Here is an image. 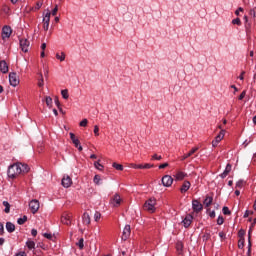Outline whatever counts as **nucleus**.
<instances>
[{"label": "nucleus", "instance_id": "9", "mask_svg": "<svg viewBox=\"0 0 256 256\" xmlns=\"http://www.w3.org/2000/svg\"><path fill=\"white\" fill-rule=\"evenodd\" d=\"M70 139H71L72 143L75 145V147L78 148L79 151H83V146L80 145V141L73 134V132H70Z\"/></svg>", "mask_w": 256, "mask_h": 256}, {"label": "nucleus", "instance_id": "13", "mask_svg": "<svg viewBox=\"0 0 256 256\" xmlns=\"http://www.w3.org/2000/svg\"><path fill=\"white\" fill-rule=\"evenodd\" d=\"M20 48L24 53H27V51H29V40L20 39Z\"/></svg>", "mask_w": 256, "mask_h": 256}, {"label": "nucleus", "instance_id": "59", "mask_svg": "<svg viewBox=\"0 0 256 256\" xmlns=\"http://www.w3.org/2000/svg\"><path fill=\"white\" fill-rule=\"evenodd\" d=\"M151 167H154L153 164H144V169H151Z\"/></svg>", "mask_w": 256, "mask_h": 256}, {"label": "nucleus", "instance_id": "8", "mask_svg": "<svg viewBox=\"0 0 256 256\" xmlns=\"http://www.w3.org/2000/svg\"><path fill=\"white\" fill-rule=\"evenodd\" d=\"M192 209L195 211V213H199L200 211H203V204L199 202L198 200L192 201Z\"/></svg>", "mask_w": 256, "mask_h": 256}, {"label": "nucleus", "instance_id": "53", "mask_svg": "<svg viewBox=\"0 0 256 256\" xmlns=\"http://www.w3.org/2000/svg\"><path fill=\"white\" fill-rule=\"evenodd\" d=\"M54 103H55V105H57L58 108L61 107V103L59 102V98L58 97H56L54 99Z\"/></svg>", "mask_w": 256, "mask_h": 256}, {"label": "nucleus", "instance_id": "6", "mask_svg": "<svg viewBox=\"0 0 256 256\" xmlns=\"http://www.w3.org/2000/svg\"><path fill=\"white\" fill-rule=\"evenodd\" d=\"M223 137H225V130H221L220 133L215 137V140L212 141V147H217L219 143L223 140Z\"/></svg>", "mask_w": 256, "mask_h": 256}, {"label": "nucleus", "instance_id": "7", "mask_svg": "<svg viewBox=\"0 0 256 256\" xmlns=\"http://www.w3.org/2000/svg\"><path fill=\"white\" fill-rule=\"evenodd\" d=\"M162 185L164 187H171L173 185V177L169 175H165L162 177Z\"/></svg>", "mask_w": 256, "mask_h": 256}, {"label": "nucleus", "instance_id": "51", "mask_svg": "<svg viewBox=\"0 0 256 256\" xmlns=\"http://www.w3.org/2000/svg\"><path fill=\"white\" fill-rule=\"evenodd\" d=\"M251 233H253V228L250 227L249 231H248V243L249 241H251Z\"/></svg>", "mask_w": 256, "mask_h": 256}, {"label": "nucleus", "instance_id": "48", "mask_svg": "<svg viewBox=\"0 0 256 256\" xmlns=\"http://www.w3.org/2000/svg\"><path fill=\"white\" fill-rule=\"evenodd\" d=\"M250 215H253V212L246 210L244 214V219H247V217H249Z\"/></svg>", "mask_w": 256, "mask_h": 256}, {"label": "nucleus", "instance_id": "61", "mask_svg": "<svg viewBox=\"0 0 256 256\" xmlns=\"http://www.w3.org/2000/svg\"><path fill=\"white\" fill-rule=\"evenodd\" d=\"M41 49H42V51H45V49H47V44L46 43H42L41 44Z\"/></svg>", "mask_w": 256, "mask_h": 256}, {"label": "nucleus", "instance_id": "60", "mask_svg": "<svg viewBox=\"0 0 256 256\" xmlns=\"http://www.w3.org/2000/svg\"><path fill=\"white\" fill-rule=\"evenodd\" d=\"M219 238L225 239V232H219Z\"/></svg>", "mask_w": 256, "mask_h": 256}, {"label": "nucleus", "instance_id": "14", "mask_svg": "<svg viewBox=\"0 0 256 256\" xmlns=\"http://www.w3.org/2000/svg\"><path fill=\"white\" fill-rule=\"evenodd\" d=\"M62 185L63 187L68 189V187H71V185H73V180L69 176H64L62 179Z\"/></svg>", "mask_w": 256, "mask_h": 256}, {"label": "nucleus", "instance_id": "37", "mask_svg": "<svg viewBox=\"0 0 256 256\" xmlns=\"http://www.w3.org/2000/svg\"><path fill=\"white\" fill-rule=\"evenodd\" d=\"M222 211H223L224 215H230L231 214V210H229V207H227V206H224Z\"/></svg>", "mask_w": 256, "mask_h": 256}, {"label": "nucleus", "instance_id": "12", "mask_svg": "<svg viewBox=\"0 0 256 256\" xmlns=\"http://www.w3.org/2000/svg\"><path fill=\"white\" fill-rule=\"evenodd\" d=\"M110 205H112V207H119V205H121V196H119V194H115L113 199L110 201Z\"/></svg>", "mask_w": 256, "mask_h": 256}, {"label": "nucleus", "instance_id": "11", "mask_svg": "<svg viewBox=\"0 0 256 256\" xmlns=\"http://www.w3.org/2000/svg\"><path fill=\"white\" fill-rule=\"evenodd\" d=\"M191 223H193V216L191 214H188L185 216V218L182 220V224L187 229V227L191 226Z\"/></svg>", "mask_w": 256, "mask_h": 256}, {"label": "nucleus", "instance_id": "54", "mask_svg": "<svg viewBox=\"0 0 256 256\" xmlns=\"http://www.w3.org/2000/svg\"><path fill=\"white\" fill-rule=\"evenodd\" d=\"M43 29L44 31H49V23L44 22Z\"/></svg>", "mask_w": 256, "mask_h": 256}, {"label": "nucleus", "instance_id": "18", "mask_svg": "<svg viewBox=\"0 0 256 256\" xmlns=\"http://www.w3.org/2000/svg\"><path fill=\"white\" fill-rule=\"evenodd\" d=\"M191 188V182L189 181H184L182 187L180 188L181 193H187L189 189Z\"/></svg>", "mask_w": 256, "mask_h": 256}, {"label": "nucleus", "instance_id": "24", "mask_svg": "<svg viewBox=\"0 0 256 256\" xmlns=\"http://www.w3.org/2000/svg\"><path fill=\"white\" fill-rule=\"evenodd\" d=\"M45 103H46L47 107H49V108L53 107V98H51L50 96H46Z\"/></svg>", "mask_w": 256, "mask_h": 256}, {"label": "nucleus", "instance_id": "28", "mask_svg": "<svg viewBox=\"0 0 256 256\" xmlns=\"http://www.w3.org/2000/svg\"><path fill=\"white\" fill-rule=\"evenodd\" d=\"M44 23H50L51 21V12H47L46 15L43 18Z\"/></svg>", "mask_w": 256, "mask_h": 256}, {"label": "nucleus", "instance_id": "32", "mask_svg": "<svg viewBox=\"0 0 256 256\" xmlns=\"http://www.w3.org/2000/svg\"><path fill=\"white\" fill-rule=\"evenodd\" d=\"M56 59H58L59 61H65V52H61V55L57 53Z\"/></svg>", "mask_w": 256, "mask_h": 256}, {"label": "nucleus", "instance_id": "46", "mask_svg": "<svg viewBox=\"0 0 256 256\" xmlns=\"http://www.w3.org/2000/svg\"><path fill=\"white\" fill-rule=\"evenodd\" d=\"M251 247H252V244H251V241H249L248 242V251H247L248 256H251Z\"/></svg>", "mask_w": 256, "mask_h": 256}, {"label": "nucleus", "instance_id": "2", "mask_svg": "<svg viewBox=\"0 0 256 256\" xmlns=\"http://www.w3.org/2000/svg\"><path fill=\"white\" fill-rule=\"evenodd\" d=\"M156 200L153 198H150L148 201L145 202L144 204V211H149V213H155V205H156Z\"/></svg>", "mask_w": 256, "mask_h": 256}, {"label": "nucleus", "instance_id": "1", "mask_svg": "<svg viewBox=\"0 0 256 256\" xmlns=\"http://www.w3.org/2000/svg\"><path fill=\"white\" fill-rule=\"evenodd\" d=\"M21 173H29V166L27 164L15 163L8 168V177L10 179H15Z\"/></svg>", "mask_w": 256, "mask_h": 256}, {"label": "nucleus", "instance_id": "39", "mask_svg": "<svg viewBox=\"0 0 256 256\" xmlns=\"http://www.w3.org/2000/svg\"><path fill=\"white\" fill-rule=\"evenodd\" d=\"M83 243H84V240H83V238H81V239L78 241V243H77L79 249H83V247H85V245H84Z\"/></svg>", "mask_w": 256, "mask_h": 256}, {"label": "nucleus", "instance_id": "36", "mask_svg": "<svg viewBox=\"0 0 256 256\" xmlns=\"http://www.w3.org/2000/svg\"><path fill=\"white\" fill-rule=\"evenodd\" d=\"M239 239H245V230L241 229L238 232Z\"/></svg>", "mask_w": 256, "mask_h": 256}, {"label": "nucleus", "instance_id": "35", "mask_svg": "<svg viewBox=\"0 0 256 256\" xmlns=\"http://www.w3.org/2000/svg\"><path fill=\"white\" fill-rule=\"evenodd\" d=\"M94 167H96L98 171H103V165H101L99 161L94 162Z\"/></svg>", "mask_w": 256, "mask_h": 256}, {"label": "nucleus", "instance_id": "55", "mask_svg": "<svg viewBox=\"0 0 256 256\" xmlns=\"http://www.w3.org/2000/svg\"><path fill=\"white\" fill-rule=\"evenodd\" d=\"M167 167H169V163H164L159 166V169H165Z\"/></svg>", "mask_w": 256, "mask_h": 256}, {"label": "nucleus", "instance_id": "44", "mask_svg": "<svg viewBox=\"0 0 256 256\" xmlns=\"http://www.w3.org/2000/svg\"><path fill=\"white\" fill-rule=\"evenodd\" d=\"M245 95H247V92L243 91L238 97L239 101H243V99H245Z\"/></svg>", "mask_w": 256, "mask_h": 256}, {"label": "nucleus", "instance_id": "10", "mask_svg": "<svg viewBox=\"0 0 256 256\" xmlns=\"http://www.w3.org/2000/svg\"><path fill=\"white\" fill-rule=\"evenodd\" d=\"M131 236V226L126 225L123 230L122 239L123 241H127Z\"/></svg>", "mask_w": 256, "mask_h": 256}, {"label": "nucleus", "instance_id": "19", "mask_svg": "<svg viewBox=\"0 0 256 256\" xmlns=\"http://www.w3.org/2000/svg\"><path fill=\"white\" fill-rule=\"evenodd\" d=\"M82 221L84 225H91V216H89V213L85 212L83 214Z\"/></svg>", "mask_w": 256, "mask_h": 256}, {"label": "nucleus", "instance_id": "41", "mask_svg": "<svg viewBox=\"0 0 256 256\" xmlns=\"http://www.w3.org/2000/svg\"><path fill=\"white\" fill-rule=\"evenodd\" d=\"M224 222L225 220L223 219V216H219L217 219V225H223Z\"/></svg>", "mask_w": 256, "mask_h": 256}, {"label": "nucleus", "instance_id": "30", "mask_svg": "<svg viewBox=\"0 0 256 256\" xmlns=\"http://www.w3.org/2000/svg\"><path fill=\"white\" fill-rule=\"evenodd\" d=\"M243 247H245V238H239L238 248L243 249Z\"/></svg>", "mask_w": 256, "mask_h": 256}, {"label": "nucleus", "instance_id": "38", "mask_svg": "<svg viewBox=\"0 0 256 256\" xmlns=\"http://www.w3.org/2000/svg\"><path fill=\"white\" fill-rule=\"evenodd\" d=\"M99 181H101V176L100 175H95L94 176V183H95V185H99Z\"/></svg>", "mask_w": 256, "mask_h": 256}, {"label": "nucleus", "instance_id": "29", "mask_svg": "<svg viewBox=\"0 0 256 256\" xmlns=\"http://www.w3.org/2000/svg\"><path fill=\"white\" fill-rule=\"evenodd\" d=\"M3 205L5 207V209H4L5 213H9L11 211V205L9 204V202L4 201Z\"/></svg>", "mask_w": 256, "mask_h": 256}, {"label": "nucleus", "instance_id": "23", "mask_svg": "<svg viewBox=\"0 0 256 256\" xmlns=\"http://www.w3.org/2000/svg\"><path fill=\"white\" fill-rule=\"evenodd\" d=\"M211 203H213V197L211 196H206L205 200H204V205L205 207H209L211 205Z\"/></svg>", "mask_w": 256, "mask_h": 256}, {"label": "nucleus", "instance_id": "58", "mask_svg": "<svg viewBox=\"0 0 256 256\" xmlns=\"http://www.w3.org/2000/svg\"><path fill=\"white\" fill-rule=\"evenodd\" d=\"M134 169H144V165L143 164L134 165Z\"/></svg>", "mask_w": 256, "mask_h": 256}, {"label": "nucleus", "instance_id": "16", "mask_svg": "<svg viewBox=\"0 0 256 256\" xmlns=\"http://www.w3.org/2000/svg\"><path fill=\"white\" fill-rule=\"evenodd\" d=\"M197 151H199V147H194L192 148L189 153L184 154L182 156V161H185V159H189V157H191L192 155H195V153H197Z\"/></svg>", "mask_w": 256, "mask_h": 256}, {"label": "nucleus", "instance_id": "63", "mask_svg": "<svg viewBox=\"0 0 256 256\" xmlns=\"http://www.w3.org/2000/svg\"><path fill=\"white\" fill-rule=\"evenodd\" d=\"M250 15L255 18V17H256V12H255V10H250Z\"/></svg>", "mask_w": 256, "mask_h": 256}, {"label": "nucleus", "instance_id": "62", "mask_svg": "<svg viewBox=\"0 0 256 256\" xmlns=\"http://www.w3.org/2000/svg\"><path fill=\"white\" fill-rule=\"evenodd\" d=\"M209 217H211V219H215V211L210 212Z\"/></svg>", "mask_w": 256, "mask_h": 256}, {"label": "nucleus", "instance_id": "4", "mask_svg": "<svg viewBox=\"0 0 256 256\" xmlns=\"http://www.w3.org/2000/svg\"><path fill=\"white\" fill-rule=\"evenodd\" d=\"M9 81L12 87H17V85H19V76H17V73L11 72L9 74Z\"/></svg>", "mask_w": 256, "mask_h": 256}, {"label": "nucleus", "instance_id": "43", "mask_svg": "<svg viewBox=\"0 0 256 256\" xmlns=\"http://www.w3.org/2000/svg\"><path fill=\"white\" fill-rule=\"evenodd\" d=\"M87 123H89V121L87 119H83L81 122H80V127H87Z\"/></svg>", "mask_w": 256, "mask_h": 256}, {"label": "nucleus", "instance_id": "64", "mask_svg": "<svg viewBox=\"0 0 256 256\" xmlns=\"http://www.w3.org/2000/svg\"><path fill=\"white\" fill-rule=\"evenodd\" d=\"M240 11L243 12V8L242 7L238 8V10L235 11V15H239Z\"/></svg>", "mask_w": 256, "mask_h": 256}, {"label": "nucleus", "instance_id": "57", "mask_svg": "<svg viewBox=\"0 0 256 256\" xmlns=\"http://www.w3.org/2000/svg\"><path fill=\"white\" fill-rule=\"evenodd\" d=\"M31 235H32L33 237H37V230H36V229H32V230H31Z\"/></svg>", "mask_w": 256, "mask_h": 256}, {"label": "nucleus", "instance_id": "15", "mask_svg": "<svg viewBox=\"0 0 256 256\" xmlns=\"http://www.w3.org/2000/svg\"><path fill=\"white\" fill-rule=\"evenodd\" d=\"M61 223H63V225H71V214L65 213L62 215Z\"/></svg>", "mask_w": 256, "mask_h": 256}, {"label": "nucleus", "instance_id": "42", "mask_svg": "<svg viewBox=\"0 0 256 256\" xmlns=\"http://www.w3.org/2000/svg\"><path fill=\"white\" fill-rule=\"evenodd\" d=\"M99 219H101V213L95 212V214H94V221H99Z\"/></svg>", "mask_w": 256, "mask_h": 256}, {"label": "nucleus", "instance_id": "20", "mask_svg": "<svg viewBox=\"0 0 256 256\" xmlns=\"http://www.w3.org/2000/svg\"><path fill=\"white\" fill-rule=\"evenodd\" d=\"M231 169H232L231 164H227L224 172L222 174H220L221 179H225V177H227V175H229V173H231Z\"/></svg>", "mask_w": 256, "mask_h": 256}, {"label": "nucleus", "instance_id": "56", "mask_svg": "<svg viewBox=\"0 0 256 256\" xmlns=\"http://www.w3.org/2000/svg\"><path fill=\"white\" fill-rule=\"evenodd\" d=\"M44 237H45L46 239H53V235H52V234H49V233H45V234H44Z\"/></svg>", "mask_w": 256, "mask_h": 256}, {"label": "nucleus", "instance_id": "34", "mask_svg": "<svg viewBox=\"0 0 256 256\" xmlns=\"http://www.w3.org/2000/svg\"><path fill=\"white\" fill-rule=\"evenodd\" d=\"M112 166L114 167V169H116L117 171H123V165L121 164H117V163H113Z\"/></svg>", "mask_w": 256, "mask_h": 256}, {"label": "nucleus", "instance_id": "40", "mask_svg": "<svg viewBox=\"0 0 256 256\" xmlns=\"http://www.w3.org/2000/svg\"><path fill=\"white\" fill-rule=\"evenodd\" d=\"M232 23H233V25H238V26H240V25H241V19L235 18L234 20H232Z\"/></svg>", "mask_w": 256, "mask_h": 256}, {"label": "nucleus", "instance_id": "33", "mask_svg": "<svg viewBox=\"0 0 256 256\" xmlns=\"http://www.w3.org/2000/svg\"><path fill=\"white\" fill-rule=\"evenodd\" d=\"M63 99H69V90L65 89L61 91Z\"/></svg>", "mask_w": 256, "mask_h": 256}, {"label": "nucleus", "instance_id": "21", "mask_svg": "<svg viewBox=\"0 0 256 256\" xmlns=\"http://www.w3.org/2000/svg\"><path fill=\"white\" fill-rule=\"evenodd\" d=\"M174 177L176 181H183L187 174L185 172H177Z\"/></svg>", "mask_w": 256, "mask_h": 256}, {"label": "nucleus", "instance_id": "17", "mask_svg": "<svg viewBox=\"0 0 256 256\" xmlns=\"http://www.w3.org/2000/svg\"><path fill=\"white\" fill-rule=\"evenodd\" d=\"M0 71L1 73H9V66L5 60L0 61Z\"/></svg>", "mask_w": 256, "mask_h": 256}, {"label": "nucleus", "instance_id": "52", "mask_svg": "<svg viewBox=\"0 0 256 256\" xmlns=\"http://www.w3.org/2000/svg\"><path fill=\"white\" fill-rule=\"evenodd\" d=\"M41 7H43V3L37 2L36 7H35L36 11H39V9H40Z\"/></svg>", "mask_w": 256, "mask_h": 256}, {"label": "nucleus", "instance_id": "22", "mask_svg": "<svg viewBox=\"0 0 256 256\" xmlns=\"http://www.w3.org/2000/svg\"><path fill=\"white\" fill-rule=\"evenodd\" d=\"M6 231H8V233H13L15 231V224H13L11 222H7L6 223Z\"/></svg>", "mask_w": 256, "mask_h": 256}, {"label": "nucleus", "instance_id": "49", "mask_svg": "<svg viewBox=\"0 0 256 256\" xmlns=\"http://www.w3.org/2000/svg\"><path fill=\"white\" fill-rule=\"evenodd\" d=\"M59 11L58 6L56 5L55 8L52 10V15L53 17H55V15H57V12Z\"/></svg>", "mask_w": 256, "mask_h": 256}, {"label": "nucleus", "instance_id": "26", "mask_svg": "<svg viewBox=\"0 0 256 256\" xmlns=\"http://www.w3.org/2000/svg\"><path fill=\"white\" fill-rule=\"evenodd\" d=\"M38 78V87H43L45 85V80L43 79V74L40 73Z\"/></svg>", "mask_w": 256, "mask_h": 256}, {"label": "nucleus", "instance_id": "50", "mask_svg": "<svg viewBox=\"0 0 256 256\" xmlns=\"http://www.w3.org/2000/svg\"><path fill=\"white\" fill-rule=\"evenodd\" d=\"M5 233V227L3 226V223L0 222V235H3Z\"/></svg>", "mask_w": 256, "mask_h": 256}, {"label": "nucleus", "instance_id": "5", "mask_svg": "<svg viewBox=\"0 0 256 256\" xmlns=\"http://www.w3.org/2000/svg\"><path fill=\"white\" fill-rule=\"evenodd\" d=\"M13 33V30L11 29L10 26H4L2 28V39H9L11 37V34Z\"/></svg>", "mask_w": 256, "mask_h": 256}, {"label": "nucleus", "instance_id": "31", "mask_svg": "<svg viewBox=\"0 0 256 256\" xmlns=\"http://www.w3.org/2000/svg\"><path fill=\"white\" fill-rule=\"evenodd\" d=\"M243 187H245V181H244V180H239V181L236 183V188H237V189H243Z\"/></svg>", "mask_w": 256, "mask_h": 256}, {"label": "nucleus", "instance_id": "27", "mask_svg": "<svg viewBox=\"0 0 256 256\" xmlns=\"http://www.w3.org/2000/svg\"><path fill=\"white\" fill-rule=\"evenodd\" d=\"M17 223H18V225H25V223H27V216H23L22 218H18Z\"/></svg>", "mask_w": 256, "mask_h": 256}, {"label": "nucleus", "instance_id": "3", "mask_svg": "<svg viewBox=\"0 0 256 256\" xmlns=\"http://www.w3.org/2000/svg\"><path fill=\"white\" fill-rule=\"evenodd\" d=\"M39 207H40L39 200L34 199V200L30 201L29 209L33 215H35V213H37V211H39Z\"/></svg>", "mask_w": 256, "mask_h": 256}, {"label": "nucleus", "instance_id": "45", "mask_svg": "<svg viewBox=\"0 0 256 256\" xmlns=\"http://www.w3.org/2000/svg\"><path fill=\"white\" fill-rule=\"evenodd\" d=\"M94 134L96 137H99V126H94Z\"/></svg>", "mask_w": 256, "mask_h": 256}, {"label": "nucleus", "instance_id": "47", "mask_svg": "<svg viewBox=\"0 0 256 256\" xmlns=\"http://www.w3.org/2000/svg\"><path fill=\"white\" fill-rule=\"evenodd\" d=\"M152 159H155L156 161H161V159H163V157H161V156H159V155H157V154H154V155L152 156Z\"/></svg>", "mask_w": 256, "mask_h": 256}, {"label": "nucleus", "instance_id": "25", "mask_svg": "<svg viewBox=\"0 0 256 256\" xmlns=\"http://www.w3.org/2000/svg\"><path fill=\"white\" fill-rule=\"evenodd\" d=\"M26 247L31 251V249H35V242L33 240H28L26 242Z\"/></svg>", "mask_w": 256, "mask_h": 256}]
</instances>
